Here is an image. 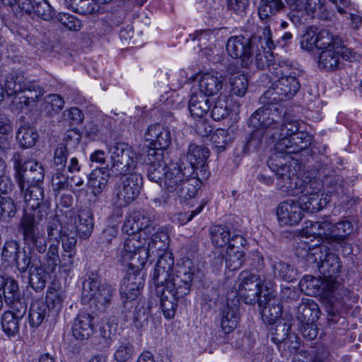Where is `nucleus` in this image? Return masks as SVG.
I'll return each mask as SVG.
<instances>
[{
	"label": "nucleus",
	"instance_id": "38",
	"mask_svg": "<svg viewBox=\"0 0 362 362\" xmlns=\"http://www.w3.org/2000/svg\"><path fill=\"white\" fill-rule=\"evenodd\" d=\"M258 14L262 21L268 22L277 12L284 8L281 0H260Z\"/></svg>",
	"mask_w": 362,
	"mask_h": 362
},
{
	"label": "nucleus",
	"instance_id": "7",
	"mask_svg": "<svg viewBox=\"0 0 362 362\" xmlns=\"http://www.w3.org/2000/svg\"><path fill=\"white\" fill-rule=\"evenodd\" d=\"M115 291L110 284L103 283L99 276L91 273L83 282L82 300L98 310H103L110 304Z\"/></svg>",
	"mask_w": 362,
	"mask_h": 362
},
{
	"label": "nucleus",
	"instance_id": "52",
	"mask_svg": "<svg viewBox=\"0 0 362 362\" xmlns=\"http://www.w3.org/2000/svg\"><path fill=\"white\" fill-rule=\"evenodd\" d=\"M322 194H317L311 197H303L299 198L303 206L305 212L315 213L321 210L327 204V198L320 197Z\"/></svg>",
	"mask_w": 362,
	"mask_h": 362
},
{
	"label": "nucleus",
	"instance_id": "21",
	"mask_svg": "<svg viewBox=\"0 0 362 362\" xmlns=\"http://www.w3.org/2000/svg\"><path fill=\"white\" fill-rule=\"evenodd\" d=\"M144 285L143 276L139 272L128 273L123 279L119 293L124 300H134L140 294Z\"/></svg>",
	"mask_w": 362,
	"mask_h": 362
},
{
	"label": "nucleus",
	"instance_id": "6",
	"mask_svg": "<svg viewBox=\"0 0 362 362\" xmlns=\"http://www.w3.org/2000/svg\"><path fill=\"white\" fill-rule=\"evenodd\" d=\"M272 31L269 25L264 27L262 35L246 37L243 35L230 37L226 44L228 54L234 59H240L243 67H248L252 62V54L255 45L257 42L262 46L264 43L267 48L273 49L275 44L273 42Z\"/></svg>",
	"mask_w": 362,
	"mask_h": 362
},
{
	"label": "nucleus",
	"instance_id": "16",
	"mask_svg": "<svg viewBox=\"0 0 362 362\" xmlns=\"http://www.w3.org/2000/svg\"><path fill=\"white\" fill-rule=\"evenodd\" d=\"M313 136L309 133L303 131H298L290 138H284L278 141L274 148L276 151L284 152L285 154H293L301 152L307 149L311 144Z\"/></svg>",
	"mask_w": 362,
	"mask_h": 362
},
{
	"label": "nucleus",
	"instance_id": "4",
	"mask_svg": "<svg viewBox=\"0 0 362 362\" xmlns=\"http://www.w3.org/2000/svg\"><path fill=\"white\" fill-rule=\"evenodd\" d=\"M280 112L276 109H267L263 106L257 109L250 117L248 124L255 129L246 139L245 151H250L259 148L266 144L274 143L275 141L269 138L267 132L271 125L279 122Z\"/></svg>",
	"mask_w": 362,
	"mask_h": 362
},
{
	"label": "nucleus",
	"instance_id": "20",
	"mask_svg": "<svg viewBox=\"0 0 362 362\" xmlns=\"http://www.w3.org/2000/svg\"><path fill=\"white\" fill-rule=\"evenodd\" d=\"M145 139L150 141V147L148 150H156L163 152L171 143L170 132L160 124L150 126L146 134Z\"/></svg>",
	"mask_w": 362,
	"mask_h": 362
},
{
	"label": "nucleus",
	"instance_id": "62",
	"mask_svg": "<svg viewBox=\"0 0 362 362\" xmlns=\"http://www.w3.org/2000/svg\"><path fill=\"white\" fill-rule=\"evenodd\" d=\"M56 18L69 30L78 31L82 28V22L75 16L69 13H59Z\"/></svg>",
	"mask_w": 362,
	"mask_h": 362
},
{
	"label": "nucleus",
	"instance_id": "22",
	"mask_svg": "<svg viewBox=\"0 0 362 362\" xmlns=\"http://www.w3.org/2000/svg\"><path fill=\"white\" fill-rule=\"evenodd\" d=\"M316 170L315 177L322 180L323 187L327 188L329 193L337 195L344 193V182L341 177L334 175L326 165L317 164Z\"/></svg>",
	"mask_w": 362,
	"mask_h": 362
},
{
	"label": "nucleus",
	"instance_id": "26",
	"mask_svg": "<svg viewBox=\"0 0 362 362\" xmlns=\"http://www.w3.org/2000/svg\"><path fill=\"white\" fill-rule=\"evenodd\" d=\"M20 7L25 13H35L45 21H50L54 16V9L47 0H22Z\"/></svg>",
	"mask_w": 362,
	"mask_h": 362
},
{
	"label": "nucleus",
	"instance_id": "18",
	"mask_svg": "<svg viewBox=\"0 0 362 362\" xmlns=\"http://www.w3.org/2000/svg\"><path fill=\"white\" fill-rule=\"evenodd\" d=\"M173 267V255L170 252L165 251L160 255L153 274V280L156 286V291L163 286L164 283L172 276Z\"/></svg>",
	"mask_w": 362,
	"mask_h": 362
},
{
	"label": "nucleus",
	"instance_id": "63",
	"mask_svg": "<svg viewBox=\"0 0 362 362\" xmlns=\"http://www.w3.org/2000/svg\"><path fill=\"white\" fill-rule=\"evenodd\" d=\"M289 19L296 25H302L309 23L313 19L305 8H294L290 9L288 13Z\"/></svg>",
	"mask_w": 362,
	"mask_h": 362
},
{
	"label": "nucleus",
	"instance_id": "54",
	"mask_svg": "<svg viewBox=\"0 0 362 362\" xmlns=\"http://www.w3.org/2000/svg\"><path fill=\"white\" fill-rule=\"evenodd\" d=\"M238 288L247 287L250 289H262V281L260 276L250 271H243L238 279Z\"/></svg>",
	"mask_w": 362,
	"mask_h": 362
},
{
	"label": "nucleus",
	"instance_id": "13",
	"mask_svg": "<svg viewBox=\"0 0 362 362\" xmlns=\"http://www.w3.org/2000/svg\"><path fill=\"white\" fill-rule=\"evenodd\" d=\"M193 174V168L184 163L168 166L161 185L168 193H175L187 177Z\"/></svg>",
	"mask_w": 362,
	"mask_h": 362
},
{
	"label": "nucleus",
	"instance_id": "45",
	"mask_svg": "<svg viewBox=\"0 0 362 362\" xmlns=\"http://www.w3.org/2000/svg\"><path fill=\"white\" fill-rule=\"evenodd\" d=\"M47 305L40 300L33 302L29 310V322L31 327H38L47 314Z\"/></svg>",
	"mask_w": 362,
	"mask_h": 362
},
{
	"label": "nucleus",
	"instance_id": "29",
	"mask_svg": "<svg viewBox=\"0 0 362 362\" xmlns=\"http://www.w3.org/2000/svg\"><path fill=\"white\" fill-rule=\"evenodd\" d=\"M210 97L198 90H195L190 96L188 109L194 118H203L210 110Z\"/></svg>",
	"mask_w": 362,
	"mask_h": 362
},
{
	"label": "nucleus",
	"instance_id": "30",
	"mask_svg": "<svg viewBox=\"0 0 362 362\" xmlns=\"http://www.w3.org/2000/svg\"><path fill=\"white\" fill-rule=\"evenodd\" d=\"M210 152L207 147L202 145L191 144L189 145L187 158L189 161L187 166L195 169L205 170L206 162L209 158Z\"/></svg>",
	"mask_w": 362,
	"mask_h": 362
},
{
	"label": "nucleus",
	"instance_id": "25",
	"mask_svg": "<svg viewBox=\"0 0 362 362\" xmlns=\"http://www.w3.org/2000/svg\"><path fill=\"white\" fill-rule=\"evenodd\" d=\"M94 317L86 312H80L74 318L72 325V335L78 340L88 339L93 334Z\"/></svg>",
	"mask_w": 362,
	"mask_h": 362
},
{
	"label": "nucleus",
	"instance_id": "57",
	"mask_svg": "<svg viewBox=\"0 0 362 362\" xmlns=\"http://www.w3.org/2000/svg\"><path fill=\"white\" fill-rule=\"evenodd\" d=\"M245 262V252L241 250L228 249L226 259V266L230 270L238 269Z\"/></svg>",
	"mask_w": 362,
	"mask_h": 362
},
{
	"label": "nucleus",
	"instance_id": "14",
	"mask_svg": "<svg viewBox=\"0 0 362 362\" xmlns=\"http://www.w3.org/2000/svg\"><path fill=\"white\" fill-rule=\"evenodd\" d=\"M276 216L281 226L298 225L303 218L305 211L300 201L288 199L276 207Z\"/></svg>",
	"mask_w": 362,
	"mask_h": 362
},
{
	"label": "nucleus",
	"instance_id": "48",
	"mask_svg": "<svg viewBox=\"0 0 362 362\" xmlns=\"http://www.w3.org/2000/svg\"><path fill=\"white\" fill-rule=\"evenodd\" d=\"M291 329V324L286 323L284 320H280L275 327L272 329V340L275 344H279L290 340L292 337L296 338L295 335H290Z\"/></svg>",
	"mask_w": 362,
	"mask_h": 362
},
{
	"label": "nucleus",
	"instance_id": "47",
	"mask_svg": "<svg viewBox=\"0 0 362 362\" xmlns=\"http://www.w3.org/2000/svg\"><path fill=\"white\" fill-rule=\"evenodd\" d=\"M200 187V181L194 177H187L175 194L184 199L196 197Z\"/></svg>",
	"mask_w": 362,
	"mask_h": 362
},
{
	"label": "nucleus",
	"instance_id": "61",
	"mask_svg": "<svg viewBox=\"0 0 362 362\" xmlns=\"http://www.w3.org/2000/svg\"><path fill=\"white\" fill-rule=\"evenodd\" d=\"M46 267L49 272H53L57 267L61 263V258L59 255V245L52 244L49 245L46 254Z\"/></svg>",
	"mask_w": 362,
	"mask_h": 362
},
{
	"label": "nucleus",
	"instance_id": "15",
	"mask_svg": "<svg viewBox=\"0 0 362 362\" xmlns=\"http://www.w3.org/2000/svg\"><path fill=\"white\" fill-rule=\"evenodd\" d=\"M267 109H276L280 112L281 119L279 122L271 125L267 134L272 140L276 143L284 138H290L299 131V123L296 120H288L284 118L286 111L284 108L280 105H269L265 106Z\"/></svg>",
	"mask_w": 362,
	"mask_h": 362
},
{
	"label": "nucleus",
	"instance_id": "53",
	"mask_svg": "<svg viewBox=\"0 0 362 362\" xmlns=\"http://www.w3.org/2000/svg\"><path fill=\"white\" fill-rule=\"evenodd\" d=\"M20 249L21 246L17 240L13 239L6 240L1 247V261L9 265L13 264Z\"/></svg>",
	"mask_w": 362,
	"mask_h": 362
},
{
	"label": "nucleus",
	"instance_id": "50",
	"mask_svg": "<svg viewBox=\"0 0 362 362\" xmlns=\"http://www.w3.org/2000/svg\"><path fill=\"white\" fill-rule=\"evenodd\" d=\"M168 236L165 233H154L148 240L146 250L151 254H155L159 251H166L168 246Z\"/></svg>",
	"mask_w": 362,
	"mask_h": 362
},
{
	"label": "nucleus",
	"instance_id": "10",
	"mask_svg": "<svg viewBox=\"0 0 362 362\" xmlns=\"http://www.w3.org/2000/svg\"><path fill=\"white\" fill-rule=\"evenodd\" d=\"M11 160L15 170V178L18 185H42L45 178L42 165L34 160H23L19 152L13 153Z\"/></svg>",
	"mask_w": 362,
	"mask_h": 362
},
{
	"label": "nucleus",
	"instance_id": "64",
	"mask_svg": "<svg viewBox=\"0 0 362 362\" xmlns=\"http://www.w3.org/2000/svg\"><path fill=\"white\" fill-rule=\"evenodd\" d=\"M141 247L140 243L134 238H128L124 242L122 250V257L124 262H128Z\"/></svg>",
	"mask_w": 362,
	"mask_h": 362
},
{
	"label": "nucleus",
	"instance_id": "60",
	"mask_svg": "<svg viewBox=\"0 0 362 362\" xmlns=\"http://www.w3.org/2000/svg\"><path fill=\"white\" fill-rule=\"evenodd\" d=\"M238 294L241 300L246 304L254 305L255 303L259 304V300H263L262 296V289H250L247 287L238 288Z\"/></svg>",
	"mask_w": 362,
	"mask_h": 362
},
{
	"label": "nucleus",
	"instance_id": "51",
	"mask_svg": "<svg viewBox=\"0 0 362 362\" xmlns=\"http://www.w3.org/2000/svg\"><path fill=\"white\" fill-rule=\"evenodd\" d=\"M0 221L8 223L16 216L18 211V206L14 201L8 197H2L0 199Z\"/></svg>",
	"mask_w": 362,
	"mask_h": 362
},
{
	"label": "nucleus",
	"instance_id": "39",
	"mask_svg": "<svg viewBox=\"0 0 362 362\" xmlns=\"http://www.w3.org/2000/svg\"><path fill=\"white\" fill-rule=\"evenodd\" d=\"M320 69L325 71H334L339 67V55L337 49H327L322 50L318 60Z\"/></svg>",
	"mask_w": 362,
	"mask_h": 362
},
{
	"label": "nucleus",
	"instance_id": "31",
	"mask_svg": "<svg viewBox=\"0 0 362 362\" xmlns=\"http://www.w3.org/2000/svg\"><path fill=\"white\" fill-rule=\"evenodd\" d=\"M110 168L96 167L88 177V184L94 196L100 194L107 186L110 177Z\"/></svg>",
	"mask_w": 362,
	"mask_h": 362
},
{
	"label": "nucleus",
	"instance_id": "44",
	"mask_svg": "<svg viewBox=\"0 0 362 362\" xmlns=\"http://www.w3.org/2000/svg\"><path fill=\"white\" fill-rule=\"evenodd\" d=\"M47 283V273L42 263L29 271V284L37 292H40L45 288Z\"/></svg>",
	"mask_w": 362,
	"mask_h": 362
},
{
	"label": "nucleus",
	"instance_id": "58",
	"mask_svg": "<svg viewBox=\"0 0 362 362\" xmlns=\"http://www.w3.org/2000/svg\"><path fill=\"white\" fill-rule=\"evenodd\" d=\"M20 320L21 318L16 317L11 313L5 312L1 319L4 332L8 336L15 335L18 332Z\"/></svg>",
	"mask_w": 362,
	"mask_h": 362
},
{
	"label": "nucleus",
	"instance_id": "33",
	"mask_svg": "<svg viewBox=\"0 0 362 362\" xmlns=\"http://www.w3.org/2000/svg\"><path fill=\"white\" fill-rule=\"evenodd\" d=\"M317 165L314 166L309 172L311 179L308 182H298V185L296 189L298 194L300 198L303 197H311L319 194L321 189L323 187V182L322 180H319L315 177V173H317Z\"/></svg>",
	"mask_w": 362,
	"mask_h": 362
},
{
	"label": "nucleus",
	"instance_id": "24",
	"mask_svg": "<svg viewBox=\"0 0 362 362\" xmlns=\"http://www.w3.org/2000/svg\"><path fill=\"white\" fill-rule=\"evenodd\" d=\"M319 316L318 305L312 299L303 298L301 303L296 307L294 318L298 325L315 322Z\"/></svg>",
	"mask_w": 362,
	"mask_h": 362
},
{
	"label": "nucleus",
	"instance_id": "40",
	"mask_svg": "<svg viewBox=\"0 0 362 362\" xmlns=\"http://www.w3.org/2000/svg\"><path fill=\"white\" fill-rule=\"evenodd\" d=\"M16 139L22 148H30L37 141L38 134L35 128L29 125H23L16 133Z\"/></svg>",
	"mask_w": 362,
	"mask_h": 362
},
{
	"label": "nucleus",
	"instance_id": "34",
	"mask_svg": "<svg viewBox=\"0 0 362 362\" xmlns=\"http://www.w3.org/2000/svg\"><path fill=\"white\" fill-rule=\"evenodd\" d=\"M29 81L22 73H11L5 78L3 89L8 96H12L25 90Z\"/></svg>",
	"mask_w": 362,
	"mask_h": 362
},
{
	"label": "nucleus",
	"instance_id": "46",
	"mask_svg": "<svg viewBox=\"0 0 362 362\" xmlns=\"http://www.w3.org/2000/svg\"><path fill=\"white\" fill-rule=\"evenodd\" d=\"M210 235L212 244L217 247H222L228 243L230 231L226 226L216 225L211 227Z\"/></svg>",
	"mask_w": 362,
	"mask_h": 362
},
{
	"label": "nucleus",
	"instance_id": "37",
	"mask_svg": "<svg viewBox=\"0 0 362 362\" xmlns=\"http://www.w3.org/2000/svg\"><path fill=\"white\" fill-rule=\"evenodd\" d=\"M274 276L284 281L291 282L296 279L297 270L290 264L281 260H274L272 262Z\"/></svg>",
	"mask_w": 362,
	"mask_h": 362
},
{
	"label": "nucleus",
	"instance_id": "59",
	"mask_svg": "<svg viewBox=\"0 0 362 362\" xmlns=\"http://www.w3.org/2000/svg\"><path fill=\"white\" fill-rule=\"evenodd\" d=\"M4 296L5 303H10L21 297L18 284L14 279L8 277L4 281Z\"/></svg>",
	"mask_w": 362,
	"mask_h": 362
},
{
	"label": "nucleus",
	"instance_id": "43",
	"mask_svg": "<svg viewBox=\"0 0 362 362\" xmlns=\"http://www.w3.org/2000/svg\"><path fill=\"white\" fill-rule=\"evenodd\" d=\"M135 348L132 342L127 339L119 341L117 346L114 359L117 362H127L135 355Z\"/></svg>",
	"mask_w": 362,
	"mask_h": 362
},
{
	"label": "nucleus",
	"instance_id": "5",
	"mask_svg": "<svg viewBox=\"0 0 362 362\" xmlns=\"http://www.w3.org/2000/svg\"><path fill=\"white\" fill-rule=\"evenodd\" d=\"M288 154L274 149L269 156L267 164L269 168L276 174L278 179V185L282 191L290 195H297L296 192L298 182L300 180L298 177L299 170L298 163L293 160H288Z\"/></svg>",
	"mask_w": 362,
	"mask_h": 362
},
{
	"label": "nucleus",
	"instance_id": "17",
	"mask_svg": "<svg viewBox=\"0 0 362 362\" xmlns=\"http://www.w3.org/2000/svg\"><path fill=\"white\" fill-rule=\"evenodd\" d=\"M302 292L307 296H317L322 292L331 295L338 289L339 284L336 281H326L324 278H317L311 275L305 276L299 282Z\"/></svg>",
	"mask_w": 362,
	"mask_h": 362
},
{
	"label": "nucleus",
	"instance_id": "36",
	"mask_svg": "<svg viewBox=\"0 0 362 362\" xmlns=\"http://www.w3.org/2000/svg\"><path fill=\"white\" fill-rule=\"evenodd\" d=\"M266 47H267L264 43L262 44V47L259 42L255 45V64L257 69H264L267 68L270 72V67L275 64H279V62L274 61V55L270 52L272 49L268 48L269 50L266 51Z\"/></svg>",
	"mask_w": 362,
	"mask_h": 362
},
{
	"label": "nucleus",
	"instance_id": "41",
	"mask_svg": "<svg viewBox=\"0 0 362 362\" xmlns=\"http://www.w3.org/2000/svg\"><path fill=\"white\" fill-rule=\"evenodd\" d=\"M66 298L65 292L60 288L59 284L52 282L48 287L46 296L47 307L52 306L53 309L59 310Z\"/></svg>",
	"mask_w": 362,
	"mask_h": 362
},
{
	"label": "nucleus",
	"instance_id": "35",
	"mask_svg": "<svg viewBox=\"0 0 362 362\" xmlns=\"http://www.w3.org/2000/svg\"><path fill=\"white\" fill-rule=\"evenodd\" d=\"M76 232L81 239H87L92 234L94 223L92 214L89 211H82L75 221Z\"/></svg>",
	"mask_w": 362,
	"mask_h": 362
},
{
	"label": "nucleus",
	"instance_id": "19",
	"mask_svg": "<svg viewBox=\"0 0 362 362\" xmlns=\"http://www.w3.org/2000/svg\"><path fill=\"white\" fill-rule=\"evenodd\" d=\"M145 162L148 165L147 177L149 180L161 185L165 171L167 168L166 163L163 160V152L156 150H147Z\"/></svg>",
	"mask_w": 362,
	"mask_h": 362
},
{
	"label": "nucleus",
	"instance_id": "2",
	"mask_svg": "<svg viewBox=\"0 0 362 362\" xmlns=\"http://www.w3.org/2000/svg\"><path fill=\"white\" fill-rule=\"evenodd\" d=\"M195 269L185 264L177 265L173 274L156 291L160 294V307L165 317H174L178 304L185 302L194 279Z\"/></svg>",
	"mask_w": 362,
	"mask_h": 362
},
{
	"label": "nucleus",
	"instance_id": "3",
	"mask_svg": "<svg viewBox=\"0 0 362 362\" xmlns=\"http://www.w3.org/2000/svg\"><path fill=\"white\" fill-rule=\"evenodd\" d=\"M270 73L277 80L260 98L264 106L278 105L279 102L293 98L300 90L299 71L288 62L280 61L279 64L272 65Z\"/></svg>",
	"mask_w": 362,
	"mask_h": 362
},
{
	"label": "nucleus",
	"instance_id": "11",
	"mask_svg": "<svg viewBox=\"0 0 362 362\" xmlns=\"http://www.w3.org/2000/svg\"><path fill=\"white\" fill-rule=\"evenodd\" d=\"M115 184L114 195L116 204L119 206H126L132 203L140 194L143 186V177L139 173H127Z\"/></svg>",
	"mask_w": 362,
	"mask_h": 362
},
{
	"label": "nucleus",
	"instance_id": "23",
	"mask_svg": "<svg viewBox=\"0 0 362 362\" xmlns=\"http://www.w3.org/2000/svg\"><path fill=\"white\" fill-rule=\"evenodd\" d=\"M224 77L218 72H206L199 79L198 91L210 97L217 94L223 86Z\"/></svg>",
	"mask_w": 362,
	"mask_h": 362
},
{
	"label": "nucleus",
	"instance_id": "55",
	"mask_svg": "<svg viewBox=\"0 0 362 362\" xmlns=\"http://www.w3.org/2000/svg\"><path fill=\"white\" fill-rule=\"evenodd\" d=\"M230 111L226 96L220 95L211 107V116L214 120L220 121L227 117Z\"/></svg>",
	"mask_w": 362,
	"mask_h": 362
},
{
	"label": "nucleus",
	"instance_id": "9",
	"mask_svg": "<svg viewBox=\"0 0 362 362\" xmlns=\"http://www.w3.org/2000/svg\"><path fill=\"white\" fill-rule=\"evenodd\" d=\"M110 155V170L115 175L125 174L134 170L141 155L125 143H116L109 148Z\"/></svg>",
	"mask_w": 362,
	"mask_h": 362
},
{
	"label": "nucleus",
	"instance_id": "27",
	"mask_svg": "<svg viewBox=\"0 0 362 362\" xmlns=\"http://www.w3.org/2000/svg\"><path fill=\"white\" fill-rule=\"evenodd\" d=\"M259 312L262 317L269 324L275 323L282 313V306L278 299L263 295V300H259Z\"/></svg>",
	"mask_w": 362,
	"mask_h": 362
},
{
	"label": "nucleus",
	"instance_id": "32",
	"mask_svg": "<svg viewBox=\"0 0 362 362\" xmlns=\"http://www.w3.org/2000/svg\"><path fill=\"white\" fill-rule=\"evenodd\" d=\"M23 193L25 206L34 208L39 206L40 204H44V189L41 185L28 184L18 185Z\"/></svg>",
	"mask_w": 362,
	"mask_h": 362
},
{
	"label": "nucleus",
	"instance_id": "8",
	"mask_svg": "<svg viewBox=\"0 0 362 362\" xmlns=\"http://www.w3.org/2000/svg\"><path fill=\"white\" fill-rule=\"evenodd\" d=\"M24 247L19 250L13 264L21 273H25L41 263L40 257L36 253L43 254L47 250L46 238H33L23 236Z\"/></svg>",
	"mask_w": 362,
	"mask_h": 362
},
{
	"label": "nucleus",
	"instance_id": "12",
	"mask_svg": "<svg viewBox=\"0 0 362 362\" xmlns=\"http://www.w3.org/2000/svg\"><path fill=\"white\" fill-rule=\"evenodd\" d=\"M47 206L44 204H40L39 206L24 208V214L21 221V228L23 231V236H28L30 240L33 238H45V237L39 232L37 225L43 221L47 215Z\"/></svg>",
	"mask_w": 362,
	"mask_h": 362
},
{
	"label": "nucleus",
	"instance_id": "1",
	"mask_svg": "<svg viewBox=\"0 0 362 362\" xmlns=\"http://www.w3.org/2000/svg\"><path fill=\"white\" fill-rule=\"evenodd\" d=\"M305 230L310 235L298 243L296 255L320 262L319 270L323 278L335 281L334 278L341 267L339 258L334 253H327V247L322 243L341 245L354 231L352 222L346 218L333 224L329 218H323L318 221H310Z\"/></svg>",
	"mask_w": 362,
	"mask_h": 362
},
{
	"label": "nucleus",
	"instance_id": "42",
	"mask_svg": "<svg viewBox=\"0 0 362 362\" xmlns=\"http://www.w3.org/2000/svg\"><path fill=\"white\" fill-rule=\"evenodd\" d=\"M341 43V39L327 29H322L317 33L316 48L319 49H337Z\"/></svg>",
	"mask_w": 362,
	"mask_h": 362
},
{
	"label": "nucleus",
	"instance_id": "56",
	"mask_svg": "<svg viewBox=\"0 0 362 362\" xmlns=\"http://www.w3.org/2000/svg\"><path fill=\"white\" fill-rule=\"evenodd\" d=\"M230 91L238 96H243L247 90L248 83L246 76L240 73L231 75L229 78Z\"/></svg>",
	"mask_w": 362,
	"mask_h": 362
},
{
	"label": "nucleus",
	"instance_id": "28",
	"mask_svg": "<svg viewBox=\"0 0 362 362\" xmlns=\"http://www.w3.org/2000/svg\"><path fill=\"white\" fill-rule=\"evenodd\" d=\"M220 324L222 331L225 334L231 333L238 326L240 320V310L235 304L227 303L220 312Z\"/></svg>",
	"mask_w": 362,
	"mask_h": 362
},
{
	"label": "nucleus",
	"instance_id": "49",
	"mask_svg": "<svg viewBox=\"0 0 362 362\" xmlns=\"http://www.w3.org/2000/svg\"><path fill=\"white\" fill-rule=\"evenodd\" d=\"M25 95H23L24 100H21V103L25 105H35L44 94V89L35 82L29 81L25 86V90L22 91Z\"/></svg>",
	"mask_w": 362,
	"mask_h": 362
}]
</instances>
